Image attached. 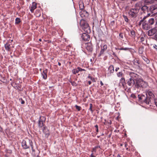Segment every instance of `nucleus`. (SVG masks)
<instances>
[{
    "instance_id": "1",
    "label": "nucleus",
    "mask_w": 157,
    "mask_h": 157,
    "mask_svg": "<svg viewBox=\"0 0 157 157\" xmlns=\"http://www.w3.org/2000/svg\"><path fill=\"white\" fill-rule=\"evenodd\" d=\"M138 98L139 100L144 102L147 104H149L150 103H151V99L149 98V97H147L146 94L145 95L142 94L141 95H139Z\"/></svg>"
},
{
    "instance_id": "2",
    "label": "nucleus",
    "mask_w": 157,
    "mask_h": 157,
    "mask_svg": "<svg viewBox=\"0 0 157 157\" xmlns=\"http://www.w3.org/2000/svg\"><path fill=\"white\" fill-rule=\"evenodd\" d=\"M32 143V142L31 140L27 139L26 140H23L21 143V145L24 149H26L29 148L30 146H31Z\"/></svg>"
},
{
    "instance_id": "3",
    "label": "nucleus",
    "mask_w": 157,
    "mask_h": 157,
    "mask_svg": "<svg viewBox=\"0 0 157 157\" xmlns=\"http://www.w3.org/2000/svg\"><path fill=\"white\" fill-rule=\"evenodd\" d=\"M136 87L139 88L140 87L144 88L147 87L148 85L147 82L143 81L141 79H139L136 80Z\"/></svg>"
},
{
    "instance_id": "4",
    "label": "nucleus",
    "mask_w": 157,
    "mask_h": 157,
    "mask_svg": "<svg viewBox=\"0 0 157 157\" xmlns=\"http://www.w3.org/2000/svg\"><path fill=\"white\" fill-rule=\"evenodd\" d=\"M139 8L137 7H135L132 8L129 11L128 14L130 16L133 17H136L137 14L139 12Z\"/></svg>"
},
{
    "instance_id": "5",
    "label": "nucleus",
    "mask_w": 157,
    "mask_h": 157,
    "mask_svg": "<svg viewBox=\"0 0 157 157\" xmlns=\"http://www.w3.org/2000/svg\"><path fill=\"white\" fill-rule=\"evenodd\" d=\"M80 24L82 26V29L87 33L90 32L89 27L88 24L86 22L84 21H81L80 22Z\"/></svg>"
},
{
    "instance_id": "6",
    "label": "nucleus",
    "mask_w": 157,
    "mask_h": 157,
    "mask_svg": "<svg viewBox=\"0 0 157 157\" xmlns=\"http://www.w3.org/2000/svg\"><path fill=\"white\" fill-rule=\"evenodd\" d=\"M46 120V118L44 116H40V117L39 119L38 122V125L39 128H43V127H44V123L45 122V121Z\"/></svg>"
},
{
    "instance_id": "7",
    "label": "nucleus",
    "mask_w": 157,
    "mask_h": 157,
    "mask_svg": "<svg viewBox=\"0 0 157 157\" xmlns=\"http://www.w3.org/2000/svg\"><path fill=\"white\" fill-rule=\"evenodd\" d=\"M142 28L144 30H147L149 29L151 27L149 25L148 22L147 21H144L142 22Z\"/></svg>"
},
{
    "instance_id": "8",
    "label": "nucleus",
    "mask_w": 157,
    "mask_h": 157,
    "mask_svg": "<svg viewBox=\"0 0 157 157\" xmlns=\"http://www.w3.org/2000/svg\"><path fill=\"white\" fill-rule=\"evenodd\" d=\"M142 10L143 11L144 13H152L151 10L150 8H149L148 7L144 5L142 6L141 8Z\"/></svg>"
},
{
    "instance_id": "9",
    "label": "nucleus",
    "mask_w": 157,
    "mask_h": 157,
    "mask_svg": "<svg viewBox=\"0 0 157 157\" xmlns=\"http://www.w3.org/2000/svg\"><path fill=\"white\" fill-rule=\"evenodd\" d=\"M85 47L86 49L89 52H91L93 50V45L90 42L86 43Z\"/></svg>"
},
{
    "instance_id": "10",
    "label": "nucleus",
    "mask_w": 157,
    "mask_h": 157,
    "mask_svg": "<svg viewBox=\"0 0 157 157\" xmlns=\"http://www.w3.org/2000/svg\"><path fill=\"white\" fill-rule=\"evenodd\" d=\"M119 84L120 86L121 85L123 88L125 89L126 88V83L125 82V79L124 77H122L120 80Z\"/></svg>"
},
{
    "instance_id": "11",
    "label": "nucleus",
    "mask_w": 157,
    "mask_h": 157,
    "mask_svg": "<svg viewBox=\"0 0 157 157\" xmlns=\"http://www.w3.org/2000/svg\"><path fill=\"white\" fill-rule=\"evenodd\" d=\"M82 38L83 40L84 41H88L90 39V36L88 34L85 33L82 34Z\"/></svg>"
},
{
    "instance_id": "12",
    "label": "nucleus",
    "mask_w": 157,
    "mask_h": 157,
    "mask_svg": "<svg viewBox=\"0 0 157 157\" xmlns=\"http://www.w3.org/2000/svg\"><path fill=\"white\" fill-rule=\"evenodd\" d=\"M146 94L147 97H149V98L151 99V101L154 98V95L151 91L148 90L146 92Z\"/></svg>"
},
{
    "instance_id": "13",
    "label": "nucleus",
    "mask_w": 157,
    "mask_h": 157,
    "mask_svg": "<svg viewBox=\"0 0 157 157\" xmlns=\"http://www.w3.org/2000/svg\"><path fill=\"white\" fill-rule=\"evenodd\" d=\"M114 71V67L113 65L109 66L108 68V72L107 74L108 76H110L112 73H113Z\"/></svg>"
},
{
    "instance_id": "14",
    "label": "nucleus",
    "mask_w": 157,
    "mask_h": 157,
    "mask_svg": "<svg viewBox=\"0 0 157 157\" xmlns=\"http://www.w3.org/2000/svg\"><path fill=\"white\" fill-rule=\"evenodd\" d=\"M107 48V45L105 44L102 47H101V50L99 54V56H100L104 53V52L106 50Z\"/></svg>"
},
{
    "instance_id": "15",
    "label": "nucleus",
    "mask_w": 157,
    "mask_h": 157,
    "mask_svg": "<svg viewBox=\"0 0 157 157\" xmlns=\"http://www.w3.org/2000/svg\"><path fill=\"white\" fill-rule=\"evenodd\" d=\"M134 65L136 66L137 68H140V61L137 59H135L132 61Z\"/></svg>"
},
{
    "instance_id": "16",
    "label": "nucleus",
    "mask_w": 157,
    "mask_h": 157,
    "mask_svg": "<svg viewBox=\"0 0 157 157\" xmlns=\"http://www.w3.org/2000/svg\"><path fill=\"white\" fill-rule=\"evenodd\" d=\"M156 29H152L149 30L148 32V35L149 36H151L154 35L156 32Z\"/></svg>"
},
{
    "instance_id": "17",
    "label": "nucleus",
    "mask_w": 157,
    "mask_h": 157,
    "mask_svg": "<svg viewBox=\"0 0 157 157\" xmlns=\"http://www.w3.org/2000/svg\"><path fill=\"white\" fill-rule=\"evenodd\" d=\"M134 83V80L132 78H129L127 82L128 85L130 86H132Z\"/></svg>"
},
{
    "instance_id": "18",
    "label": "nucleus",
    "mask_w": 157,
    "mask_h": 157,
    "mask_svg": "<svg viewBox=\"0 0 157 157\" xmlns=\"http://www.w3.org/2000/svg\"><path fill=\"white\" fill-rule=\"evenodd\" d=\"M129 75L131 77V78H132L134 80H136V78L138 76V75L132 72H130Z\"/></svg>"
},
{
    "instance_id": "19",
    "label": "nucleus",
    "mask_w": 157,
    "mask_h": 157,
    "mask_svg": "<svg viewBox=\"0 0 157 157\" xmlns=\"http://www.w3.org/2000/svg\"><path fill=\"white\" fill-rule=\"evenodd\" d=\"M151 15L150 13H148L147 14V15L146 16H145L140 21L139 23V25H140L142 22L144 21H145V19L148 17H149L150 15Z\"/></svg>"
},
{
    "instance_id": "20",
    "label": "nucleus",
    "mask_w": 157,
    "mask_h": 157,
    "mask_svg": "<svg viewBox=\"0 0 157 157\" xmlns=\"http://www.w3.org/2000/svg\"><path fill=\"white\" fill-rule=\"evenodd\" d=\"M36 8V4L35 2H33L32 3V5L30 7V10L32 13L34 12V10Z\"/></svg>"
},
{
    "instance_id": "21",
    "label": "nucleus",
    "mask_w": 157,
    "mask_h": 157,
    "mask_svg": "<svg viewBox=\"0 0 157 157\" xmlns=\"http://www.w3.org/2000/svg\"><path fill=\"white\" fill-rule=\"evenodd\" d=\"M5 49L7 51H10V44L8 43L5 44Z\"/></svg>"
},
{
    "instance_id": "22",
    "label": "nucleus",
    "mask_w": 157,
    "mask_h": 157,
    "mask_svg": "<svg viewBox=\"0 0 157 157\" xmlns=\"http://www.w3.org/2000/svg\"><path fill=\"white\" fill-rule=\"evenodd\" d=\"M148 22L149 25H150V26H151V25H153L155 22V20L154 18H151L149 19V20L147 21Z\"/></svg>"
},
{
    "instance_id": "23",
    "label": "nucleus",
    "mask_w": 157,
    "mask_h": 157,
    "mask_svg": "<svg viewBox=\"0 0 157 157\" xmlns=\"http://www.w3.org/2000/svg\"><path fill=\"white\" fill-rule=\"evenodd\" d=\"M47 70L46 69L43 72V77L44 79H46L47 78Z\"/></svg>"
},
{
    "instance_id": "24",
    "label": "nucleus",
    "mask_w": 157,
    "mask_h": 157,
    "mask_svg": "<svg viewBox=\"0 0 157 157\" xmlns=\"http://www.w3.org/2000/svg\"><path fill=\"white\" fill-rule=\"evenodd\" d=\"M42 131L46 135L48 136L49 135L48 131L45 128V127L42 128Z\"/></svg>"
},
{
    "instance_id": "25",
    "label": "nucleus",
    "mask_w": 157,
    "mask_h": 157,
    "mask_svg": "<svg viewBox=\"0 0 157 157\" xmlns=\"http://www.w3.org/2000/svg\"><path fill=\"white\" fill-rule=\"evenodd\" d=\"M142 58L143 59V60L146 62L147 64H149L150 63V61L148 60L146 57L145 56H141Z\"/></svg>"
},
{
    "instance_id": "26",
    "label": "nucleus",
    "mask_w": 157,
    "mask_h": 157,
    "mask_svg": "<svg viewBox=\"0 0 157 157\" xmlns=\"http://www.w3.org/2000/svg\"><path fill=\"white\" fill-rule=\"evenodd\" d=\"M130 35L132 37L134 38L136 36L135 32L134 30H131L130 31Z\"/></svg>"
},
{
    "instance_id": "27",
    "label": "nucleus",
    "mask_w": 157,
    "mask_h": 157,
    "mask_svg": "<svg viewBox=\"0 0 157 157\" xmlns=\"http://www.w3.org/2000/svg\"><path fill=\"white\" fill-rule=\"evenodd\" d=\"M151 12L157 9V4L151 6L150 7Z\"/></svg>"
},
{
    "instance_id": "28",
    "label": "nucleus",
    "mask_w": 157,
    "mask_h": 157,
    "mask_svg": "<svg viewBox=\"0 0 157 157\" xmlns=\"http://www.w3.org/2000/svg\"><path fill=\"white\" fill-rule=\"evenodd\" d=\"M79 71V70L78 69V67L76 69H73L72 71V73L74 74L78 73Z\"/></svg>"
},
{
    "instance_id": "29",
    "label": "nucleus",
    "mask_w": 157,
    "mask_h": 157,
    "mask_svg": "<svg viewBox=\"0 0 157 157\" xmlns=\"http://www.w3.org/2000/svg\"><path fill=\"white\" fill-rule=\"evenodd\" d=\"M21 22L20 19L19 18L17 17L15 20V24H18Z\"/></svg>"
},
{
    "instance_id": "30",
    "label": "nucleus",
    "mask_w": 157,
    "mask_h": 157,
    "mask_svg": "<svg viewBox=\"0 0 157 157\" xmlns=\"http://www.w3.org/2000/svg\"><path fill=\"white\" fill-rule=\"evenodd\" d=\"M100 147L99 146H95V147H94V148H93L92 149V153H93V152L94 151V152H96L97 149L98 148H100Z\"/></svg>"
},
{
    "instance_id": "31",
    "label": "nucleus",
    "mask_w": 157,
    "mask_h": 157,
    "mask_svg": "<svg viewBox=\"0 0 157 157\" xmlns=\"http://www.w3.org/2000/svg\"><path fill=\"white\" fill-rule=\"evenodd\" d=\"M123 75V74L122 71L119 72L117 74V75L119 77H122Z\"/></svg>"
},
{
    "instance_id": "32",
    "label": "nucleus",
    "mask_w": 157,
    "mask_h": 157,
    "mask_svg": "<svg viewBox=\"0 0 157 157\" xmlns=\"http://www.w3.org/2000/svg\"><path fill=\"white\" fill-rule=\"evenodd\" d=\"M144 52V48H141L139 49V53L140 54H141L143 53Z\"/></svg>"
},
{
    "instance_id": "33",
    "label": "nucleus",
    "mask_w": 157,
    "mask_h": 157,
    "mask_svg": "<svg viewBox=\"0 0 157 157\" xmlns=\"http://www.w3.org/2000/svg\"><path fill=\"white\" fill-rule=\"evenodd\" d=\"M130 48H124L123 47L121 48H119V49L120 50H123L125 51L129 50Z\"/></svg>"
},
{
    "instance_id": "34",
    "label": "nucleus",
    "mask_w": 157,
    "mask_h": 157,
    "mask_svg": "<svg viewBox=\"0 0 157 157\" xmlns=\"http://www.w3.org/2000/svg\"><path fill=\"white\" fill-rule=\"evenodd\" d=\"M76 109L80 111L81 109V107L80 106H78L77 105H75V106Z\"/></svg>"
},
{
    "instance_id": "35",
    "label": "nucleus",
    "mask_w": 157,
    "mask_h": 157,
    "mask_svg": "<svg viewBox=\"0 0 157 157\" xmlns=\"http://www.w3.org/2000/svg\"><path fill=\"white\" fill-rule=\"evenodd\" d=\"M123 17L124 18V21L126 22H128V19L127 17L126 16H125V15H123Z\"/></svg>"
},
{
    "instance_id": "36",
    "label": "nucleus",
    "mask_w": 157,
    "mask_h": 157,
    "mask_svg": "<svg viewBox=\"0 0 157 157\" xmlns=\"http://www.w3.org/2000/svg\"><path fill=\"white\" fill-rule=\"evenodd\" d=\"M115 24V21H112L111 22L109 25L110 26H113Z\"/></svg>"
},
{
    "instance_id": "37",
    "label": "nucleus",
    "mask_w": 157,
    "mask_h": 157,
    "mask_svg": "<svg viewBox=\"0 0 157 157\" xmlns=\"http://www.w3.org/2000/svg\"><path fill=\"white\" fill-rule=\"evenodd\" d=\"M90 107L89 108V109L91 111L92 113L93 112V110L92 109V104L91 103L90 104Z\"/></svg>"
},
{
    "instance_id": "38",
    "label": "nucleus",
    "mask_w": 157,
    "mask_h": 157,
    "mask_svg": "<svg viewBox=\"0 0 157 157\" xmlns=\"http://www.w3.org/2000/svg\"><path fill=\"white\" fill-rule=\"evenodd\" d=\"M154 39H157V30H156V32L155 33L154 36Z\"/></svg>"
},
{
    "instance_id": "39",
    "label": "nucleus",
    "mask_w": 157,
    "mask_h": 157,
    "mask_svg": "<svg viewBox=\"0 0 157 157\" xmlns=\"http://www.w3.org/2000/svg\"><path fill=\"white\" fill-rule=\"evenodd\" d=\"M144 39L145 37H141L140 39V41L141 42H143L144 41Z\"/></svg>"
},
{
    "instance_id": "40",
    "label": "nucleus",
    "mask_w": 157,
    "mask_h": 157,
    "mask_svg": "<svg viewBox=\"0 0 157 157\" xmlns=\"http://www.w3.org/2000/svg\"><path fill=\"white\" fill-rule=\"evenodd\" d=\"M31 147L32 150L33 152H35V150L33 149V144L30 146Z\"/></svg>"
},
{
    "instance_id": "41",
    "label": "nucleus",
    "mask_w": 157,
    "mask_h": 157,
    "mask_svg": "<svg viewBox=\"0 0 157 157\" xmlns=\"http://www.w3.org/2000/svg\"><path fill=\"white\" fill-rule=\"evenodd\" d=\"M78 69L79 70V71H85V70L84 69H82L79 67H78Z\"/></svg>"
},
{
    "instance_id": "42",
    "label": "nucleus",
    "mask_w": 157,
    "mask_h": 157,
    "mask_svg": "<svg viewBox=\"0 0 157 157\" xmlns=\"http://www.w3.org/2000/svg\"><path fill=\"white\" fill-rule=\"evenodd\" d=\"M71 84L73 86H76V83L75 82H71Z\"/></svg>"
},
{
    "instance_id": "43",
    "label": "nucleus",
    "mask_w": 157,
    "mask_h": 157,
    "mask_svg": "<svg viewBox=\"0 0 157 157\" xmlns=\"http://www.w3.org/2000/svg\"><path fill=\"white\" fill-rule=\"evenodd\" d=\"M19 100H21V104H23L25 103V101L23 100L22 98L20 99Z\"/></svg>"
},
{
    "instance_id": "44",
    "label": "nucleus",
    "mask_w": 157,
    "mask_h": 157,
    "mask_svg": "<svg viewBox=\"0 0 157 157\" xmlns=\"http://www.w3.org/2000/svg\"><path fill=\"white\" fill-rule=\"evenodd\" d=\"M83 5H82L81 4H79V7L81 9H83L82 7H83Z\"/></svg>"
},
{
    "instance_id": "45",
    "label": "nucleus",
    "mask_w": 157,
    "mask_h": 157,
    "mask_svg": "<svg viewBox=\"0 0 157 157\" xmlns=\"http://www.w3.org/2000/svg\"><path fill=\"white\" fill-rule=\"evenodd\" d=\"M119 36L121 38H123V34L122 33H120V34H119Z\"/></svg>"
},
{
    "instance_id": "46",
    "label": "nucleus",
    "mask_w": 157,
    "mask_h": 157,
    "mask_svg": "<svg viewBox=\"0 0 157 157\" xmlns=\"http://www.w3.org/2000/svg\"><path fill=\"white\" fill-rule=\"evenodd\" d=\"M90 157H96L95 156L93 155V153H92L91 154Z\"/></svg>"
},
{
    "instance_id": "47",
    "label": "nucleus",
    "mask_w": 157,
    "mask_h": 157,
    "mask_svg": "<svg viewBox=\"0 0 157 157\" xmlns=\"http://www.w3.org/2000/svg\"><path fill=\"white\" fill-rule=\"evenodd\" d=\"M119 69H120V68L119 67H117L115 69V71L116 72H117L118 71V70H119Z\"/></svg>"
},
{
    "instance_id": "48",
    "label": "nucleus",
    "mask_w": 157,
    "mask_h": 157,
    "mask_svg": "<svg viewBox=\"0 0 157 157\" xmlns=\"http://www.w3.org/2000/svg\"><path fill=\"white\" fill-rule=\"evenodd\" d=\"M155 102L156 106L157 107V100H155Z\"/></svg>"
},
{
    "instance_id": "49",
    "label": "nucleus",
    "mask_w": 157,
    "mask_h": 157,
    "mask_svg": "<svg viewBox=\"0 0 157 157\" xmlns=\"http://www.w3.org/2000/svg\"><path fill=\"white\" fill-rule=\"evenodd\" d=\"M100 84H101V85L102 86H103L104 84L101 81H100Z\"/></svg>"
},
{
    "instance_id": "50",
    "label": "nucleus",
    "mask_w": 157,
    "mask_h": 157,
    "mask_svg": "<svg viewBox=\"0 0 157 157\" xmlns=\"http://www.w3.org/2000/svg\"><path fill=\"white\" fill-rule=\"evenodd\" d=\"M88 78H90L91 80H92V79L93 78H92L91 76H88Z\"/></svg>"
},
{
    "instance_id": "51",
    "label": "nucleus",
    "mask_w": 157,
    "mask_h": 157,
    "mask_svg": "<svg viewBox=\"0 0 157 157\" xmlns=\"http://www.w3.org/2000/svg\"><path fill=\"white\" fill-rule=\"evenodd\" d=\"M117 157H121V156L119 154H117Z\"/></svg>"
},
{
    "instance_id": "52",
    "label": "nucleus",
    "mask_w": 157,
    "mask_h": 157,
    "mask_svg": "<svg viewBox=\"0 0 157 157\" xmlns=\"http://www.w3.org/2000/svg\"><path fill=\"white\" fill-rule=\"evenodd\" d=\"M88 83L89 85H90L91 83V82L90 81H88Z\"/></svg>"
},
{
    "instance_id": "53",
    "label": "nucleus",
    "mask_w": 157,
    "mask_h": 157,
    "mask_svg": "<svg viewBox=\"0 0 157 157\" xmlns=\"http://www.w3.org/2000/svg\"><path fill=\"white\" fill-rule=\"evenodd\" d=\"M155 19L156 21V22H157V15L155 16Z\"/></svg>"
},
{
    "instance_id": "54",
    "label": "nucleus",
    "mask_w": 157,
    "mask_h": 157,
    "mask_svg": "<svg viewBox=\"0 0 157 157\" xmlns=\"http://www.w3.org/2000/svg\"><path fill=\"white\" fill-rule=\"evenodd\" d=\"M95 127L96 128H98V126L97 125H96L95 126Z\"/></svg>"
},
{
    "instance_id": "55",
    "label": "nucleus",
    "mask_w": 157,
    "mask_h": 157,
    "mask_svg": "<svg viewBox=\"0 0 157 157\" xmlns=\"http://www.w3.org/2000/svg\"><path fill=\"white\" fill-rule=\"evenodd\" d=\"M58 64L59 66H61V63H59V62H58Z\"/></svg>"
},
{
    "instance_id": "56",
    "label": "nucleus",
    "mask_w": 157,
    "mask_h": 157,
    "mask_svg": "<svg viewBox=\"0 0 157 157\" xmlns=\"http://www.w3.org/2000/svg\"><path fill=\"white\" fill-rule=\"evenodd\" d=\"M127 144L126 143H125V147H127Z\"/></svg>"
},
{
    "instance_id": "57",
    "label": "nucleus",
    "mask_w": 157,
    "mask_h": 157,
    "mask_svg": "<svg viewBox=\"0 0 157 157\" xmlns=\"http://www.w3.org/2000/svg\"><path fill=\"white\" fill-rule=\"evenodd\" d=\"M91 80L94 82H95V81L93 78H92V80Z\"/></svg>"
},
{
    "instance_id": "58",
    "label": "nucleus",
    "mask_w": 157,
    "mask_h": 157,
    "mask_svg": "<svg viewBox=\"0 0 157 157\" xmlns=\"http://www.w3.org/2000/svg\"><path fill=\"white\" fill-rule=\"evenodd\" d=\"M96 131H97V132H98V128H96Z\"/></svg>"
},
{
    "instance_id": "59",
    "label": "nucleus",
    "mask_w": 157,
    "mask_h": 157,
    "mask_svg": "<svg viewBox=\"0 0 157 157\" xmlns=\"http://www.w3.org/2000/svg\"><path fill=\"white\" fill-rule=\"evenodd\" d=\"M39 40L40 41H41V39H39Z\"/></svg>"
},
{
    "instance_id": "60",
    "label": "nucleus",
    "mask_w": 157,
    "mask_h": 157,
    "mask_svg": "<svg viewBox=\"0 0 157 157\" xmlns=\"http://www.w3.org/2000/svg\"><path fill=\"white\" fill-rule=\"evenodd\" d=\"M128 147H127V148H126V149L127 150H128Z\"/></svg>"
},
{
    "instance_id": "61",
    "label": "nucleus",
    "mask_w": 157,
    "mask_h": 157,
    "mask_svg": "<svg viewBox=\"0 0 157 157\" xmlns=\"http://www.w3.org/2000/svg\"><path fill=\"white\" fill-rule=\"evenodd\" d=\"M10 153H11V150H10Z\"/></svg>"
},
{
    "instance_id": "62",
    "label": "nucleus",
    "mask_w": 157,
    "mask_h": 157,
    "mask_svg": "<svg viewBox=\"0 0 157 157\" xmlns=\"http://www.w3.org/2000/svg\"><path fill=\"white\" fill-rule=\"evenodd\" d=\"M40 14H39V16H40Z\"/></svg>"
},
{
    "instance_id": "63",
    "label": "nucleus",
    "mask_w": 157,
    "mask_h": 157,
    "mask_svg": "<svg viewBox=\"0 0 157 157\" xmlns=\"http://www.w3.org/2000/svg\"><path fill=\"white\" fill-rule=\"evenodd\" d=\"M121 146H122V144H121Z\"/></svg>"
}]
</instances>
